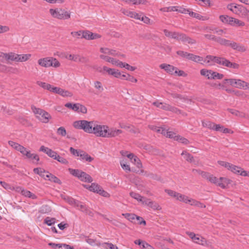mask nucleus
Wrapping results in <instances>:
<instances>
[{"label":"nucleus","instance_id":"1","mask_svg":"<svg viewBox=\"0 0 249 249\" xmlns=\"http://www.w3.org/2000/svg\"><path fill=\"white\" fill-rule=\"evenodd\" d=\"M200 174L202 177L208 180L212 183H213L223 189L226 188V186L230 183V180L225 178L221 177L217 178L213 175L204 171H201Z\"/></svg>","mask_w":249,"mask_h":249},{"label":"nucleus","instance_id":"2","mask_svg":"<svg viewBox=\"0 0 249 249\" xmlns=\"http://www.w3.org/2000/svg\"><path fill=\"white\" fill-rule=\"evenodd\" d=\"M95 124L94 121L79 120L74 122L73 126L76 129L83 130L86 133H92Z\"/></svg>","mask_w":249,"mask_h":249},{"label":"nucleus","instance_id":"3","mask_svg":"<svg viewBox=\"0 0 249 249\" xmlns=\"http://www.w3.org/2000/svg\"><path fill=\"white\" fill-rule=\"evenodd\" d=\"M38 64L42 67L48 68L53 67L58 68L60 66L59 61L53 57H46L40 58L37 61Z\"/></svg>","mask_w":249,"mask_h":249},{"label":"nucleus","instance_id":"4","mask_svg":"<svg viewBox=\"0 0 249 249\" xmlns=\"http://www.w3.org/2000/svg\"><path fill=\"white\" fill-rule=\"evenodd\" d=\"M69 171L71 174L78 178L81 181L90 183L93 181L89 175L80 170L69 168Z\"/></svg>","mask_w":249,"mask_h":249},{"label":"nucleus","instance_id":"5","mask_svg":"<svg viewBox=\"0 0 249 249\" xmlns=\"http://www.w3.org/2000/svg\"><path fill=\"white\" fill-rule=\"evenodd\" d=\"M49 12L53 18L59 19H69L71 17L70 12L60 8H51L49 10Z\"/></svg>","mask_w":249,"mask_h":249},{"label":"nucleus","instance_id":"6","mask_svg":"<svg viewBox=\"0 0 249 249\" xmlns=\"http://www.w3.org/2000/svg\"><path fill=\"white\" fill-rule=\"evenodd\" d=\"M33 112L36 115V117L44 123H47L51 118V115L46 111L37 108L34 106L31 107Z\"/></svg>","mask_w":249,"mask_h":249},{"label":"nucleus","instance_id":"7","mask_svg":"<svg viewBox=\"0 0 249 249\" xmlns=\"http://www.w3.org/2000/svg\"><path fill=\"white\" fill-rule=\"evenodd\" d=\"M221 45L230 47L233 50L240 52H244L246 51V48L243 45L225 38H223Z\"/></svg>","mask_w":249,"mask_h":249},{"label":"nucleus","instance_id":"8","mask_svg":"<svg viewBox=\"0 0 249 249\" xmlns=\"http://www.w3.org/2000/svg\"><path fill=\"white\" fill-rule=\"evenodd\" d=\"M219 18L223 23L229 24L231 26H242L245 25L244 23L241 20L227 15H221Z\"/></svg>","mask_w":249,"mask_h":249},{"label":"nucleus","instance_id":"9","mask_svg":"<svg viewBox=\"0 0 249 249\" xmlns=\"http://www.w3.org/2000/svg\"><path fill=\"white\" fill-rule=\"evenodd\" d=\"M108 131V126L105 125L98 124H95L92 133L97 137L106 138L107 136V131Z\"/></svg>","mask_w":249,"mask_h":249},{"label":"nucleus","instance_id":"10","mask_svg":"<svg viewBox=\"0 0 249 249\" xmlns=\"http://www.w3.org/2000/svg\"><path fill=\"white\" fill-rule=\"evenodd\" d=\"M39 151L44 152L48 156L53 159L54 160L55 159L57 155V153L55 151H53L51 149H50L48 147H45L43 145L40 147Z\"/></svg>","mask_w":249,"mask_h":249},{"label":"nucleus","instance_id":"11","mask_svg":"<svg viewBox=\"0 0 249 249\" xmlns=\"http://www.w3.org/2000/svg\"><path fill=\"white\" fill-rule=\"evenodd\" d=\"M181 41L183 43H188L190 44H194L196 43V40L191 38L186 35L180 33L178 40Z\"/></svg>","mask_w":249,"mask_h":249},{"label":"nucleus","instance_id":"12","mask_svg":"<svg viewBox=\"0 0 249 249\" xmlns=\"http://www.w3.org/2000/svg\"><path fill=\"white\" fill-rule=\"evenodd\" d=\"M76 207H77L81 212L91 217H93L94 216L93 213L80 201H79L78 206H76Z\"/></svg>","mask_w":249,"mask_h":249},{"label":"nucleus","instance_id":"13","mask_svg":"<svg viewBox=\"0 0 249 249\" xmlns=\"http://www.w3.org/2000/svg\"><path fill=\"white\" fill-rule=\"evenodd\" d=\"M17 191H21V194L26 197L32 198L33 199H36L37 198V196L36 195L33 194L29 191L23 189L21 187H17Z\"/></svg>","mask_w":249,"mask_h":249},{"label":"nucleus","instance_id":"14","mask_svg":"<svg viewBox=\"0 0 249 249\" xmlns=\"http://www.w3.org/2000/svg\"><path fill=\"white\" fill-rule=\"evenodd\" d=\"M122 133V131L120 129H116L114 128L109 129L108 127V131H107V136L106 138L115 137Z\"/></svg>","mask_w":249,"mask_h":249},{"label":"nucleus","instance_id":"15","mask_svg":"<svg viewBox=\"0 0 249 249\" xmlns=\"http://www.w3.org/2000/svg\"><path fill=\"white\" fill-rule=\"evenodd\" d=\"M100 51L101 53L107 54L109 55H113L114 56H118L119 55V52H117L115 50L110 49L107 48H101Z\"/></svg>","mask_w":249,"mask_h":249},{"label":"nucleus","instance_id":"16","mask_svg":"<svg viewBox=\"0 0 249 249\" xmlns=\"http://www.w3.org/2000/svg\"><path fill=\"white\" fill-rule=\"evenodd\" d=\"M160 68L161 69L164 70L166 72L170 74H173L174 73V71L176 69V67L172 65L164 63L160 64Z\"/></svg>","mask_w":249,"mask_h":249},{"label":"nucleus","instance_id":"17","mask_svg":"<svg viewBox=\"0 0 249 249\" xmlns=\"http://www.w3.org/2000/svg\"><path fill=\"white\" fill-rule=\"evenodd\" d=\"M123 13L128 17L134 18L137 19H141V15L135 12L124 10L123 11Z\"/></svg>","mask_w":249,"mask_h":249},{"label":"nucleus","instance_id":"18","mask_svg":"<svg viewBox=\"0 0 249 249\" xmlns=\"http://www.w3.org/2000/svg\"><path fill=\"white\" fill-rule=\"evenodd\" d=\"M163 32L165 36L168 37L174 38L177 40H178L180 33L179 32H170L167 29H164Z\"/></svg>","mask_w":249,"mask_h":249},{"label":"nucleus","instance_id":"19","mask_svg":"<svg viewBox=\"0 0 249 249\" xmlns=\"http://www.w3.org/2000/svg\"><path fill=\"white\" fill-rule=\"evenodd\" d=\"M80 154L79 157H80V160H85L88 162H91L93 160V158L90 156L86 152L82 150L80 152Z\"/></svg>","mask_w":249,"mask_h":249},{"label":"nucleus","instance_id":"20","mask_svg":"<svg viewBox=\"0 0 249 249\" xmlns=\"http://www.w3.org/2000/svg\"><path fill=\"white\" fill-rule=\"evenodd\" d=\"M204 36L205 38L213 40L219 44L221 45V43L222 42L223 38H222L221 37H216V36L211 35V34H205L204 35Z\"/></svg>","mask_w":249,"mask_h":249},{"label":"nucleus","instance_id":"21","mask_svg":"<svg viewBox=\"0 0 249 249\" xmlns=\"http://www.w3.org/2000/svg\"><path fill=\"white\" fill-rule=\"evenodd\" d=\"M234 87L237 88H243L244 89H247L248 88V84L240 79H236L235 81Z\"/></svg>","mask_w":249,"mask_h":249},{"label":"nucleus","instance_id":"22","mask_svg":"<svg viewBox=\"0 0 249 249\" xmlns=\"http://www.w3.org/2000/svg\"><path fill=\"white\" fill-rule=\"evenodd\" d=\"M84 186L89 191L97 193H98V190H100L101 188V186L95 183H92L90 185H84Z\"/></svg>","mask_w":249,"mask_h":249},{"label":"nucleus","instance_id":"23","mask_svg":"<svg viewBox=\"0 0 249 249\" xmlns=\"http://www.w3.org/2000/svg\"><path fill=\"white\" fill-rule=\"evenodd\" d=\"M17 55L18 54L12 52L9 53H5L4 60L7 62L9 60L17 62Z\"/></svg>","mask_w":249,"mask_h":249},{"label":"nucleus","instance_id":"24","mask_svg":"<svg viewBox=\"0 0 249 249\" xmlns=\"http://www.w3.org/2000/svg\"><path fill=\"white\" fill-rule=\"evenodd\" d=\"M46 177L48 178V180L52 182L56 183L59 184H61V180L57 177L50 173L49 172H47Z\"/></svg>","mask_w":249,"mask_h":249},{"label":"nucleus","instance_id":"25","mask_svg":"<svg viewBox=\"0 0 249 249\" xmlns=\"http://www.w3.org/2000/svg\"><path fill=\"white\" fill-rule=\"evenodd\" d=\"M210 77L208 79H221L223 78L224 75L218 72L211 70Z\"/></svg>","mask_w":249,"mask_h":249},{"label":"nucleus","instance_id":"26","mask_svg":"<svg viewBox=\"0 0 249 249\" xmlns=\"http://www.w3.org/2000/svg\"><path fill=\"white\" fill-rule=\"evenodd\" d=\"M190 203L192 206H195L198 208H203L206 207V206L203 203L193 199L189 198L188 203Z\"/></svg>","mask_w":249,"mask_h":249},{"label":"nucleus","instance_id":"27","mask_svg":"<svg viewBox=\"0 0 249 249\" xmlns=\"http://www.w3.org/2000/svg\"><path fill=\"white\" fill-rule=\"evenodd\" d=\"M31 56V54H18L17 55V62H25L28 60Z\"/></svg>","mask_w":249,"mask_h":249},{"label":"nucleus","instance_id":"28","mask_svg":"<svg viewBox=\"0 0 249 249\" xmlns=\"http://www.w3.org/2000/svg\"><path fill=\"white\" fill-rule=\"evenodd\" d=\"M175 198L180 201L183 202L185 203H188L189 197L184 195H182L180 193H178Z\"/></svg>","mask_w":249,"mask_h":249},{"label":"nucleus","instance_id":"29","mask_svg":"<svg viewBox=\"0 0 249 249\" xmlns=\"http://www.w3.org/2000/svg\"><path fill=\"white\" fill-rule=\"evenodd\" d=\"M218 58V56L208 55H207L206 57H205V59L204 60V62L207 64H209L211 61H212L217 63Z\"/></svg>","mask_w":249,"mask_h":249},{"label":"nucleus","instance_id":"30","mask_svg":"<svg viewBox=\"0 0 249 249\" xmlns=\"http://www.w3.org/2000/svg\"><path fill=\"white\" fill-rule=\"evenodd\" d=\"M213 130L216 131L222 132L225 133H229L230 131V130L228 128H225L222 125L219 124H215Z\"/></svg>","mask_w":249,"mask_h":249},{"label":"nucleus","instance_id":"31","mask_svg":"<svg viewBox=\"0 0 249 249\" xmlns=\"http://www.w3.org/2000/svg\"><path fill=\"white\" fill-rule=\"evenodd\" d=\"M229 60L222 57H218L217 64L228 67Z\"/></svg>","mask_w":249,"mask_h":249},{"label":"nucleus","instance_id":"32","mask_svg":"<svg viewBox=\"0 0 249 249\" xmlns=\"http://www.w3.org/2000/svg\"><path fill=\"white\" fill-rule=\"evenodd\" d=\"M189 60H191L197 63L200 62L202 61H204L203 57L198 55H195L193 53H190Z\"/></svg>","mask_w":249,"mask_h":249},{"label":"nucleus","instance_id":"33","mask_svg":"<svg viewBox=\"0 0 249 249\" xmlns=\"http://www.w3.org/2000/svg\"><path fill=\"white\" fill-rule=\"evenodd\" d=\"M228 110L232 114L241 118L245 117V114L244 112H240L233 109H228Z\"/></svg>","mask_w":249,"mask_h":249},{"label":"nucleus","instance_id":"34","mask_svg":"<svg viewBox=\"0 0 249 249\" xmlns=\"http://www.w3.org/2000/svg\"><path fill=\"white\" fill-rule=\"evenodd\" d=\"M123 215L128 220L134 223L135 221L136 215L134 213H123Z\"/></svg>","mask_w":249,"mask_h":249},{"label":"nucleus","instance_id":"35","mask_svg":"<svg viewBox=\"0 0 249 249\" xmlns=\"http://www.w3.org/2000/svg\"><path fill=\"white\" fill-rule=\"evenodd\" d=\"M100 58L103 59L105 60L106 61L108 62L111 63L112 65H114L116 62V59L115 58H113L112 57L104 55L103 54H101L100 55Z\"/></svg>","mask_w":249,"mask_h":249},{"label":"nucleus","instance_id":"36","mask_svg":"<svg viewBox=\"0 0 249 249\" xmlns=\"http://www.w3.org/2000/svg\"><path fill=\"white\" fill-rule=\"evenodd\" d=\"M230 167L228 168L229 170H230L233 173L239 174L240 171L242 170V168L239 166L231 164H230Z\"/></svg>","mask_w":249,"mask_h":249},{"label":"nucleus","instance_id":"37","mask_svg":"<svg viewBox=\"0 0 249 249\" xmlns=\"http://www.w3.org/2000/svg\"><path fill=\"white\" fill-rule=\"evenodd\" d=\"M202 124L203 127H207L213 130L214 126V123L209 121H202Z\"/></svg>","mask_w":249,"mask_h":249},{"label":"nucleus","instance_id":"38","mask_svg":"<svg viewBox=\"0 0 249 249\" xmlns=\"http://www.w3.org/2000/svg\"><path fill=\"white\" fill-rule=\"evenodd\" d=\"M58 94L61 95L63 97H71L73 95L71 92L61 88H60Z\"/></svg>","mask_w":249,"mask_h":249},{"label":"nucleus","instance_id":"39","mask_svg":"<svg viewBox=\"0 0 249 249\" xmlns=\"http://www.w3.org/2000/svg\"><path fill=\"white\" fill-rule=\"evenodd\" d=\"M130 196L133 198L136 199L137 201L139 202H142V199H143V197L141 196L140 194L136 193L134 192H131L130 193Z\"/></svg>","mask_w":249,"mask_h":249},{"label":"nucleus","instance_id":"40","mask_svg":"<svg viewBox=\"0 0 249 249\" xmlns=\"http://www.w3.org/2000/svg\"><path fill=\"white\" fill-rule=\"evenodd\" d=\"M37 84L38 86H39L40 87L43 88L44 89L49 90L50 91L51 90V88L52 86L51 85H50L49 84H48V83H46L45 82H41V81H37Z\"/></svg>","mask_w":249,"mask_h":249},{"label":"nucleus","instance_id":"41","mask_svg":"<svg viewBox=\"0 0 249 249\" xmlns=\"http://www.w3.org/2000/svg\"><path fill=\"white\" fill-rule=\"evenodd\" d=\"M175 140L184 144H188L190 143L187 139L180 135H177L175 138Z\"/></svg>","mask_w":249,"mask_h":249},{"label":"nucleus","instance_id":"42","mask_svg":"<svg viewBox=\"0 0 249 249\" xmlns=\"http://www.w3.org/2000/svg\"><path fill=\"white\" fill-rule=\"evenodd\" d=\"M56 222V219L55 218H50L47 217L44 220V223L48 226H52Z\"/></svg>","mask_w":249,"mask_h":249},{"label":"nucleus","instance_id":"43","mask_svg":"<svg viewBox=\"0 0 249 249\" xmlns=\"http://www.w3.org/2000/svg\"><path fill=\"white\" fill-rule=\"evenodd\" d=\"M181 155L184 156V158L188 161L192 162L194 160V158L192 155L186 151H183Z\"/></svg>","mask_w":249,"mask_h":249},{"label":"nucleus","instance_id":"44","mask_svg":"<svg viewBox=\"0 0 249 249\" xmlns=\"http://www.w3.org/2000/svg\"><path fill=\"white\" fill-rule=\"evenodd\" d=\"M94 86L97 89L99 93L102 92L104 90V88L101 82L96 81L94 83Z\"/></svg>","mask_w":249,"mask_h":249},{"label":"nucleus","instance_id":"45","mask_svg":"<svg viewBox=\"0 0 249 249\" xmlns=\"http://www.w3.org/2000/svg\"><path fill=\"white\" fill-rule=\"evenodd\" d=\"M187 234L189 236V237L193 240L194 242L196 243L202 244V243H199L200 238L198 237H196V234L194 232H187Z\"/></svg>","mask_w":249,"mask_h":249},{"label":"nucleus","instance_id":"46","mask_svg":"<svg viewBox=\"0 0 249 249\" xmlns=\"http://www.w3.org/2000/svg\"><path fill=\"white\" fill-rule=\"evenodd\" d=\"M92 36V32L89 31H83L82 36L81 38H85L87 40H91V36Z\"/></svg>","mask_w":249,"mask_h":249},{"label":"nucleus","instance_id":"47","mask_svg":"<svg viewBox=\"0 0 249 249\" xmlns=\"http://www.w3.org/2000/svg\"><path fill=\"white\" fill-rule=\"evenodd\" d=\"M77 106H78V104H72L71 103H67L65 105L66 107L71 108L75 111L78 110V107H77Z\"/></svg>","mask_w":249,"mask_h":249},{"label":"nucleus","instance_id":"48","mask_svg":"<svg viewBox=\"0 0 249 249\" xmlns=\"http://www.w3.org/2000/svg\"><path fill=\"white\" fill-rule=\"evenodd\" d=\"M135 224L139 225H146V221L143 219L142 217L136 215L135 221H134Z\"/></svg>","mask_w":249,"mask_h":249},{"label":"nucleus","instance_id":"49","mask_svg":"<svg viewBox=\"0 0 249 249\" xmlns=\"http://www.w3.org/2000/svg\"><path fill=\"white\" fill-rule=\"evenodd\" d=\"M149 206L154 210H160L161 209V207L158 203L152 201H151Z\"/></svg>","mask_w":249,"mask_h":249},{"label":"nucleus","instance_id":"50","mask_svg":"<svg viewBox=\"0 0 249 249\" xmlns=\"http://www.w3.org/2000/svg\"><path fill=\"white\" fill-rule=\"evenodd\" d=\"M177 53L178 55H179L182 57L186 58L189 59V58L191 53H189L186 52H184L182 51H178L177 52Z\"/></svg>","mask_w":249,"mask_h":249},{"label":"nucleus","instance_id":"51","mask_svg":"<svg viewBox=\"0 0 249 249\" xmlns=\"http://www.w3.org/2000/svg\"><path fill=\"white\" fill-rule=\"evenodd\" d=\"M132 162H134L138 168L142 167V165L140 160L137 156L134 157V160H133Z\"/></svg>","mask_w":249,"mask_h":249},{"label":"nucleus","instance_id":"52","mask_svg":"<svg viewBox=\"0 0 249 249\" xmlns=\"http://www.w3.org/2000/svg\"><path fill=\"white\" fill-rule=\"evenodd\" d=\"M57 134L62 136H65L67 134L66 130L64 127H60L57 130Z\"/></svg>","mask_w":249,"mask_h":249},{"label":"nucleus","instance_id":"53","mask_svg":"<svg viewBox=\"0 0 249 249\" xmlns=\"http://www.w3.org/2000/svg\"><path fill=\"white\" fill-rule=\"evenodd\" d=\"M175 11L183 14H187L189 12V9H185L182 7L175 6Z\"/></svg>","mask_w":249,"mask_h":249},{"label":"nucleus","instance_id":"54","mask_svg":"<svg viewBox=\"0 0 249 249\" xmlns=\"http://www.w3.org/2000/svg\"><path fill=\"white\" fill-rule=\"evenodd\" d=\"M67 201L70 204L72 205L74 207L78 206L79 201L78 200H75L71 197H68Z\"/></svg>","mask_w":249,"mask_h":249},{"label":"nucleus","instance_id":"55","mask_svg":"<svg viewBox=\"0 0 249 249\" xmlns=\"http://www.w3.org/2000/svg\"><path fill=\"white\" fill-rule=\"evenodd\" d=\"M79 55L78 54H69L66 57L67 58L70 60H72L74 62H78Z\"/></svg>","mask_w":249,"mask_h":249},{"label":"nucleus","instance_id":"56","mask_svg":"<svg viewBox=\"0 0 249 249\" xmlns=\"http://www.w3.org/2000/svg\"><path fill=\"white\" fill-rule=\"evenodd\" d=\"M82 150L81 149H75L72 147L70 148V151L71 154L75 156H79Z\"/></svg>","mask_w":249,"mask_h":249},{"label":"nucleus","instance_id":"57","mask_svg":"<svg viewBox=\"0 0 249 249\" xmlns=\"http://www.w3.org/2000/svg\"><path fill=\"white\" fill-rule=\"evenodd\" d=\"M55 160H57L58 162L64 164H67L68 163V161L66 159L60 157L58 154L57 155L56 158Z\"/></svg>","mask_w":249,"mask_h":249},{"label":"nucleus","instance_id":"58","mask_svg":"<svg viewBox=\"0 0 249 249\" xmlns=\"http://www.w3.org/2000/svg\"><path fill=\"white\" fill-rule=\"evenodd\" d=\"M211 72V70H208L207 69H201L200 71V73L201 75L206 76L208 79V77H210Z\"/></svg>","mask_w":249,"mask_h":249},{"label":"nucleus","instance_id":"59","mask_svg":"<svg viewBox=\"0 0 249 249\" xmlns=\"http://www.w3.org/2000/svg\"><path fill=\"white\" fill-rule=\"evenodd\" d=\"M77 107H78V110L76 111H78L79 112H81L82 113H86L87 112V109L86 107L81 104H78V106H77Z\"/></svg>","mask_w":249,"mask_h":249},{"label":"nucleus","instance_id":"60","mask_svg":"<svg viewBox=\"0 0 249 249\" xmlns=\"http://www.w3.org/2000/svg\"><path fill=\"white\" fill-rule=\"evenodd\" d=\"M235 79H225L223 81V84H229L232 86H235Z\"/></svg>","mask_w":249,"mask_h":249},{"label":"nucleus","instance_id":"61","mask_svg":"<svg viewBox=\"0 0 249 249\" xmlns=\"http://www.w3.org/2000/svg\"><path fill=\"white\" fill-rule=\"evenodd\" d=\"M103 69L104 71H107L108 74L111 75L113 76L114 75V73L115 71V69H114L108 68L106 66H104L103 68Z\"/></svg>","mask_w":249,"mask_h":249},{"label":"nucleus","instance_id":"62","mask_svg":"<svg viewBox=\"0 0 249 249\" xmlns=\"http://www.w3.org/2000/svg\"><path fill=\"white\" fill-rule=\"evenodd\" d=\"M160 10L162 12H167L170 11H175V6H170L168 7L161 8Z\"/></svg>","mask_w":249,"mask_h":249},{"label":"nucleus","instance_id":"63","mask_svg":"<svg viewBox=\"0 0 249 249\" xmlns=\"http://www.w3.org/2000/svg\"><path fill=\"white\" fill-rule=\"evenodd\" d=\"M34 172L35 174L40 175L41 173H47L48 171L41 168H36L34 169Z\"/></svg>","mask_w":249,"mask_h":249},{"label":"nucleus","instance_id":"64","mask_svg":"<svg viewBox=\"0 0 249 249\" xmlns=\"http://www.w3.org/2000/svg\"><path fill=\"white\" fill-rule=\"evenodd\" d=\"M98 194H99L100 195H101L104 197H108L110 196L109 194L107 192L103 190L101 187L100 190H98Z\"/></svg>","mask_w":249,"mask_h":249}]
</instances>
